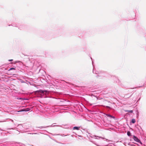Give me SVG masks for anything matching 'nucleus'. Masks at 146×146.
<instances>
[{"mask_svg":"<svg viewBox=\"0 0 146 146\" xmlns=\"http://www.w3.org/2000/svg\"><path fill=\"white\" fill-rule=\"evenodd\" d=\"M44 92L46 93V91H43L42 90H37V94L41 93L42 94H44Z\"/></svg>","mask_w":146,"mask_h":146,"instance_id":"obj_2","label":"nucleus"},{"mask_svg":"<svg viewBox=\"0 0 146 146\" xmlns=\"http://www.w3.org/2000/svg\"><path fill=\"white\" fill-rule=\"evenodd\" d=\"M30 110V109L29 108H27L23 110V111H28Z\"/></svg>","mask_w":146,"mask_h":146,"instance_id":"obj_4","label":"nucleus"},{"mask_svg":"<svg viewBox=\"0 0 146 146\" xmlns=\"http://www.w3.org/2000/svg\"><path fill=\"white\" fill-rule=\"evenodd\" d=\"M13 60V59H11V60H9V61H11Z\"/></svg>","mask_w":146,"mask_h":146,"instance_id":"obj_10","label":"nucleus"},{"mask_svg":"<svg viewBox=\"0 0 146 146\" xmlns=\"http://www.w3.org/2000/svg\"><path fill=\"white\" fill-rule=\"evenodd\" d=\"M125 111L126 112H130L131 113H132L133 112V110H125Z\"/></svg>","mask_w":146,"mask_h":146,"instance_id":"obj_7","label":"nucleus"},{"mask_svg":"<svg viewBox=\"0 0 146 146\" xmlns=\"http://www.w3.org/2000/svg\"><path fill=\"white\" fill-rule=\"evenodd\" d=\"M133 138L135 141L137 142H141L140 140L138 139V138L135 136H133Z\"/></svg>","mask_w":146,"mask_h":146,"instance_id":"obj_1","label":"nucleus"},{"mask_svg":"<svg viewBox=\"0 0 146 146\" xmlns=\"http://www.w3.org/2000/svg\"><path fill=\"white\" fill-rule=\"evenodd\" d=\"M131 122L132 123H135V119H132V120H131Z\"/></svg>","mask_w":146,"mask_h":146,"instance_id":"obj_6","label":"nucleus"},{"mask_svg":"<svg viewBox=\"0 0 146 146\" xmlns=\"http://www.w3.org/2000/svg\"><path fill=\"white\" fill-rule=\"evenodd\" d=\"M15 69L14 68H11L9 70H15Z\"/></svg>","mask_w":146,"mask_h":146,"instance_id":"obj_9","label":"nucleus"},{"mask_svg":"<svg viewBox=\"0 0 146 146\" xmlns=\"http://www.w3.org/2000/svg\"><path fill=\"white\" fill-rule=\"evenodd\" d=\"M80 127H75L73 128V129H76L77 130H79L80 129Z\"/></svg>","mask_w":146,"mask_h":146,"instance_id":"obj_3","label":"nucleus"},{"mask_svg":"<svg viewBox=\"0 0 146 146\" xmlns=\"http://www.w3.org/2000/svg\"><path fill=\"white\" fill-rule=\"evenodd\" d=\"M131 133L130 131H128L127 132V135H128L129 136H130L131 135Z\"/></svg>","mask_w":146,"mask_h":146,"instance_id":"obj_8","label":"nucleus"},{"mask_svg":"<svg viewBox=\"0 0 146 146\" xmlns=\"http://www.w3.org/2000/svg\"><path fill=\"white\" fill-rule=\"evenodd\" d=\"M106 115L108 117H111V118H114V117H113V116H112L111 115H110L107 114Z\"/></svg>","mask_w":146,"mask_h":146,"instance_id":"obj_5","label":"nucleus"}]
</instances>
